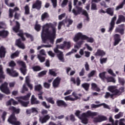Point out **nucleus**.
Returning <instances> with one entry per match:
<instances>
[{
	"instance_id": "obj_59",
	"label": "nucleus",
	"mask_w": 125,
	"mask_h": 125,
	"mask_svg": "<svg viewBox=\"0 0 125 125\" xmlns=\"http://www.w3.org/2000/svg\"><path fill=\"white\" fill-rule=\"evenodd\" d=\"M42 105L44 107H45L46 109H49V108H50V105H47V104H46V102H42Z\"/></svg>"
},
{
	"instance_id": "obj_60",
	"label": "nucleus",
	"mask_w": 125,
	"mask_h": 125,
	"mask_svg": "<svg viewBox=\"0 0 125 125\" xmlns=\"http://www.w3.org/2000/svg\"><path fill=\"white\" fill-rule=\"evenodd\" d=\"M42 47H51V45H42L41 46H39L37 48L38 50H40Z\"/></svg>"
},
{
	"instance_id": "obj_3",
	"label": "nucleus",
	"mask_w": 125,
	"mask_h": 125,
	"mask_svg": "<svg viewBox=\"0 0 125 125\" xmlns=\"http://www.w3.org/2000/svg\"><path fill=\"white\" fill-rule=\"evenodd\" d=\"M8 110L12 112V114L8 119V123L13 125H21V122L17 121V118L15 116V114H20V108H16V107L14 106H11L8 108Z\"/></svg>"
},
{
	"instance_id": "obj_33",
	"label": "nucleus",
	"mask_w": 125,
	"mask_h": 125,
	"mask_svg": "<svg viewBox=\"0 0 125 125\" xmlns=\"http://www.w3.org/2000/svg\"><path fill=\"white\" fill-rule=\"evenodd\" d=\"M49 17V15L47 12H44L41 16V20L42 21H44L45 19H47Z\"/></svg>"
},
{
	"instance_id": "obj_35",
	"label": "nucleus",
	"mask_w": 125,
	"mask_h": 125,
	"mask_svg": "<svg viewBox=\"0 0 125 125\" xmlns=\"http://www.w3.org/2000/svg\"><path fill=\"white\" fill-rule=\"evenodd\" d=\"M18 102L23 106V107H28V104L29 102H24L21 100H18Z\"/></svg>"
},
{
	"instance_id": "obj_53",
	"label": "nucleus",
	"mask_w": 125,
	"mask_h": 125,
	"mask_svg": "<svg viewBox=\"0 0 125 125\" xmlns=\"http://www.w3.org/2000/svg\"><path fill=\"white\" fill-rule=\"evenodd\" d=\"M29 89H28L27 87H26V84H24L22 86V88L21 89V93H25V91H28Z\"/></svg>"
},
{
	"instance_id": "obj_61",
	"label": "nucleus",
	"mask_w": 125,
	"mask_h": 125,
	"mask_svg": "<svg viewBox=\"0 0 125 125\" xmlns=\"http://www.w3.org/2000/svg\"><path fill=\"white\" fill-rule=\"evenodd\" d=\"M72 95L74 96V97H75V98H73V99H74V101H76V100H78V99H81V98L79 97L78 95H77V94L75 92L72 93Z\"/></svg>"
},
{
	"instance_id": "obj_58",
	"label": "nucleus",
	"mask_w": 125,
	"mask_h": 125,
	"mask_svg": "<svg viewBox=\"0 0 125 125\" xmlns=\"http://www.w3.org/2000/svg\"><path fill=\"white\" fill-rule=\"evenodd\" d=\"M100 5H101V6H103L104 8H107V7H108V6H107V4L106 3V2H105V1L104 0H103L101 2H100Z\"/></svg>"
},
{
	"instance_id": "obj_25",
	"label": "nucleus",
	"mask_w": 125,
	"mask_h": 125,
	"mask_svg": "<svg viewBox=\"0 0 125 125\" xmlns=\"http://www.w3.org/2000/svg\"><path fill=\"white\" fill-rule=\"evenodd\" d=\"M12 103L13 105H17L18 104V102L14 100L13 99H11L8 100L6 103L7 106H10L11 104Z\"/></svg>"
},
{
	"instance_id": "obj_51",
	"label": "nucleus",
	"mask_w": 125,
	"mask_h": 125,
	"mask_svg": "<svg viewBox=\"0 0 125 125\" xmlns=\"http://www.w3.org/2000/svg\"><path fill=\"white\" fill-rule=\"evenodd\" d=\"M63 43L65 44V46H66L67 49H70L71 48V42L64 41Z\"/></svg>"
},
{
	"instance_id": "obj_8",
	"label": "nucleus",
	"mask_w": 125,
	"mask_h": 125,
	"mask_svg": "<svg viewBox=\"0 0 125 125\" xmlns=\"http://www.w3.org/2000/svg\"><path fill=\"white\" fill-rule=\"evenodd\" d=\"M113 45L116 46L118 45L121 42H122V39L121 38V35L118 34H115L113 35Z\"/></svg>"
},
{
	"instance_id": "obj_21",
	"label": "nucleus",
	"mask_w": 125,
	"mask_h": 125,
	"mask_svg": "<svg viewBox=\"0 0 125 125\" xmlns=\"http://www.w3.org/2000/svg\"><path fill=\"white\" fill-rule=\"evenodd\" d=\"M40 101L37 100V98L35 97V95H32L31 99V105H35L40 104Z\"/></svg>"
},
{
	"instance_id": "obj_31",
	"label": "nucleus",
	"mask_w": 125,
	"mask_h": 125,
	"mask_svg": "<svg viewBox=\"0 0 125 125\" xmlns=\"http://www.w3.org/2000/svg\"><path fill=\"white\" fill-rule=\"evenodd\" d=\"M106 72L105 71H104L102 73H100L99 74V78H100V79H101L102 81H105V80H106L107 77H106Z\"/></svg>"
},
{
	"instance_id": "obj_18",
	"label": "nucleus",
	"mask_w": 125,
	"mask_h": 125,
	"mask_svg": "<svg viewBox=\"0 0 125 125\" xmlns=\"http://www.w3.org/2000/svg\"><path fill=\"white\" fill-rule=\"evenodd\" d=\"M5 54H6V49L4 46H1L0 47V58H4Z\"/></svg>"
},
{
	"instance_id": "obj_46",
	"label": "nucleus",
	"mask_w": 125,
	"mask_h": 125,
	"mask_svg": "<svg viewBox=\"0 0 125 125\" xmlns=\"http://www.w3.org/2000/svg\"><path fill=\"white\" fill-rule=\"evenodd\" d=\"M49 74L50 76H53V77H56L57 76V74L53 70V69H49Z\"/></svg>"
},
{
	"instance_id": "obj_9",
	"label": "nucleus",
	"mask_w": 125,
	"mask_h": 125,
	"mask_svg": "<svg viewBox=\"0 0 125 125\" xmlns=\"http://www.w3.org/2000/svg\"><path fill=\"white\" fill-rule=\"evenodd\" d=\"M6 73L11 77H15L19 76V74L16 72V70H14V69L13 68H12L11 69H10V68H7Z\"/></svg>"
},
{
	"instance_id": "obj_39",
	"label": "nucleus",
	"mask_w": 125,
	"mask_h": 125,
	"mask_svg": "<svg viewBox=\"0 0 125 125\" xmlns=\"http://www.w3.org/2000/svg\"><path fill=\"white\" fill-rule=\"evenodd\" d=\"M125 4V0H123L118 6H117L116 8V10H119V9H121L124 7V5Z\"/></svg>"
},
{
	"instance_id": "obj_26",
	"label": "nucleus",
	"mask_w": 125,
	"mask_h": 125,
	"mask_svg": "<svg viewBox=\"0 0 125 125\" xmlns=\"http://www.w3.org/2000/svg\"><path fill=\"white\" fill-rule=\"evenodd\" d=\"M9 35V32L7 31L2 30L0 31V37H2L4 39L7 38Z\"/></svg>"
},
{
	"instance_id": "obj_5",
	"label": "nucleus",
	"mask_w": 125,
	"mask_h": 125,
	"mask_svg": "<svg viewBox=\"0 0 125 125\" xmlns=\"http://www.w3.org/2000/svg\"><path fill=\"white\" fill-rule=\"evenodd\" d=\"M96 115H97L96 112H92L89 110L86 113H82L80 119L81 120L82 124L86 125V124L88 123V119H87V118H89V117H93L94 116H96Z\"/></svg>"
},
{
	"instance_id": "obj_54",
	"label": "nucleus",
	"mask_w": 125,
	"mask_h": 125,
	"mask_svg": "<svg viewBox=\"0 0 125 125\" xmlns=\"http://www.w3.org/2000/svg\"><path fill=\"white\" fill-rule=\"evenodd\" d=\"M9 67H11V68H14L16 66V63L14 61H11L9 62Z\"/></svg>"
},
{
	"instance_id": "obj_55",
	"label": "nucleus",
	"mask_w": 125,
	"mask_h": 125,
	"mask_svg": "<svg viewBox=\"0 0 125 125\" xmlns=\"http://www.w3.org/2000/svg\"><path fill=\"white\" fill-rule=\"evenodd\" d=\"M13 13H14V11L13 9L10 8L9 9V18H12L13 17Z\"/></svg>"
},
{
	"instance_id": "obj_7",
	"label": "nucleus",
	"mask_w": 125,
	"mask_h": 125,
	"mask_svg": "<svg viewBox=\"0 0 125 125\" xmlns=\"http://www.w3.org/2000/svg\"><path fill=\"white\" fill-rule=\"evenodd\" d=\"M0 89L2 92L7 95L10 93V90H9V88H8V83L6 82H4L1 84L0 86Z\"/></svg>"
},
{
	"instance_id": "obj_11",
	"label": "nucleus",
	"mask_w": 125,
	"mask_h": 125,
	"mask_svg": "<svg viewBox=\"0 0 125 125\" xmlns=\"http://www.w3.org/2000/svg\"><path fill=\"white\" fill-rule=\"evenodd\" d=\"M18 63L21 66V67H22V68H21L20 70L22 74H23V75L25 76V75H26V63H25V62L21 61H18Z\"/></svg>"
},
{
	"instance_id": "obj_30",
	"label": "nucleus",
	"mask_w": 125,
	"mask_h": 125,
	"mask_svg": "<svg viewBox=\"0 0 125 125\" xmlns=\"http://www.w3.org/2000/svg\"><path fill=\"white\" fill-rule=\"evenodd\" d=\"M42 86L41 84L36 85L34 86V90L35 91H38V92H42Z\"/></svg>"
},
{
	"instance_id": "obj_10",
	"label": "nucleus",
	"mask_w": 125,
	"mask_h": 125,
	"mask_svg": "<svg viewBox=\"0 0 125 125\" xmlns=\"http://www.w3.org/2000/svg\"><path fill=\"white\" fill-rule=\"evenodd\" d=\"M116 20H117V16H115L111 19L108 32L111 33L112 32L113 30H114V28H115V22H116Z\"/></svg>"
},
{
	"instance_id": "obj_23",
	"label": "nucleus",
	"mask_w": 125,
	"mask_h": 125,
	"mask_svg": "<svg viewBox=\"0 0 125 125\" xmlns=\"http://www.w3.org/2000/svg\"><path fill=\"white\" fill-rule=\"evenodd\" d=\"M30 77L29 76H26L25 77V83L27 84V86L30 88V90H32V89H33V85L30 83Z\"/></svg>"
},
{
	"instance_id": "obj_13",
	"label": "nucleus",
	"mask_w": 125,
	"mask_h": 125,
	"mask_svg": "<svg viewBox=\"0 0 125 125\" xmlns=\"http://www.w3.org/2000/svg\"><path fill=\"white\" fill-rule=\"evenodd\" d=\"M32 8L40 10L42 8V1L37 0L35 3L32 5Z\"/></svg>"
},
{
	"instance_id": "obj_16",
	"label": "nucleus",
	"mask_w": 125,
	"mask_h": 125,
	"mask_svg": "<svg viewBox=\"0 0 125 125\" xmlns=\"http://www.w3.org/2000/svg\"><path fill=\"white\" fill-rule=\"evenodd\" d=\"M70 82H72V83L74 84H77V86H80L81 85V79H80V77H78L76 78V79L74 77H71L70 78Z\"/></svg>"
},
{
	"instance_id": "obj_50",
	"label": "nucleus",
	"mask_w": 125,
	"mask_h": 125,
	"mask_svg": "<svg viewBox=\"0 0 125 125\" xmlns=\"http://www.w3.org/2000/svg\"><path fill=\"white\" fill-rule=\"evenodd\" d=\"M38 58L41 63L45 61V57L42 56L41 55H38Z\"/></svg>"
},
{
	"instance_id": "obj_2",
	"label": "nucleus",
	"mask_w": 125,
	"mask_h": 125,
	"mask_svg": "<svg viewBox=\"0 0 125 125\" xmlns=\"http://www.w3.org/2000/svg\"><path fill=\"white\" fill-rule=\"evenodd\" d=\"M108 90L112 94H111L109 92H106L104 96L105 98L107 99L110 97L112 99H114V96H120V95H122L125 92V87L122 86L119 89H117V86H109L108 87Z\"/></svg>"
},
{
	"instance_id": "obj_14",
	"label": "nucleus",
	"mask_w": 125,
	"mask_h": 125,
	"mask_svg": "<svg viewBox=\"0 0 125 125\" xmlns=\"http://www.w3.org/2000/svg\"><path fill=\"white\" fill-rule=\"evenodd\" d=\"M84 35H83L82 33H77L73 38V41L75 42H78L79 40H83V37Z\"/></svg>"
},
{
	"instance_id": "obj_45",
	"label": "nucleus",
	"mask_w": 125,
	"mask_h": 125,
	"mask_svg": "<svg viewBox=\"0 0 125 125\" xmlns=\"http://www.w3.org/2000/svg\"><path fill=\"white\" fill-rule=\"evenodd\" d=\"M83 43V41H81L76 43V45L75 46V48H80Z\"/></svg>"
},
{
	"instance_id": "obj_20",
	"label": "nucleus",
	"mask_w": 125,
	"mask_h": 125,
	"mask_svg": "<svg viewBox=\"0 0 125 125\" xmlns=\"http://www.w3.org/2000/svg\"><path fill=\"white\" fill-rule=\"evenodd\" d=\"M125 22V17L123 15H120L118 16V19L116 22V24L117 25H119V24H121V23Z\"/></svg>"
},
{
	"instance_id": "obj_47",
	"label": "nucleus",
	"mask_w": 125,
	"mask_h": 125,
	"mask_svg": "<svg viewBox=\"0 0 125 125\" xmlns=\"http://www.w3.org/2000/svg\"><path fill=\"white\" fill-rule=\"evenodd\" d=\"M32 69L34 72H38L39 71H41V70H42V68L39 65L33 66Z\"/></svg>"
},
{
	"instance_id": "obj_40",
	"label": "nucleus",
	"mask_w": 125,
	"mask_h": 125,
	"mask_svg": "<svg viewBox=\"0 0 125 125\" xmlns=\"http://www.w3.org/2000/svg\"><path fill=\"white\" fill-rule=\"evenodd\" d=\"M46 101L48 102V103H50V104H55V101L53 100V98L52 97H49L45 98Z\"/></svg>"
},
{
	"instance_id": "obj_29",
	"label": "nucleus",
	"mask_w": 125,
	"mask_h": 125,
	"mask_svg": "<svg viewBox=\"0 0 125 125\" xmlns=\"http://www.w3.org/2000/svg\"><path fill=\"white\" fill-rule=\"evenodd\" d=\"M115 32V33H119L122 36L125 34V29H124V28H121L120 27H116Z\"/></svg>"
},
{
	"instance_id": "obj_57",
	"label": "nucleus",
	"mask_w": 125,
	"mask_h": 125,
	"mask_svg": "<svg viewBox=\"0 0 125 125\" xmlns=\"http://www.w3.org/2000/svg\"><path fill=\"white\" fill-rule=\"evenodd\" d=\"M96 73V70H92L88 74V78H91L95 75Z\"/></svg>"
},
{
	"instance_id": "obj_36",
	"label": "nucleus",
	"mask_w": 125,
	"mask_h": 125,
	"mask_svg": "<svg viewBox=\"0 0 125 125\" xmlns=\"http://www.w3.org/2000/svg\"><path fill=\"white\" fill-rule=\"evenodd\" d=\"M30 96H31V94L30 93H28L26 95L24 96H21L20 97V99H22V100H29V99H30Z\"/></svg>"
},
{
	"instance_id": "obj_12",
	"label": "nucleus",
	"mask_w": 125,
	"mask_h": 125,
	"mask_svg": "<svg viewBox=\"0 0 125 125\" xmlns=\"http://www.w3.org/2000/svg\"><path fill=\"white\" fill-rule=\"evenodd\" d=\"M56 104L58 107H62L63 108H67V106H68L67 103L62 100H57Z\"/></svg>"
},
{
	"instance_id": "obj_4",
	"label": "nucleus",
	"mask_w": 125,
	"mask_h": 125,
	"mask_svg": "<svg viewBox=\"0 0 125 125\" xmlns=\"http://www.w3.org/2000/svg\"><path fill=\"white\" fill-rule=\"evenodd\" d=\"M66 47V45L65 43L63 44H61L60 45H57L56 47L54 49V52L55 53L57 54V57H58L59 60L61 61V62H65V59H64V54L63 52L59 50L58 49H64Z\"/></svg>"
},
{
	"instance_id": "obj_37",
	"label": "nucleus",
	"mask_w": 125,
	"mask_h": 125,
	"mask_svg": "<svg viewBox=\"0 0 125 125\" xmlns=\"http://www.w3.org/2000/svg\"><path fill=\"white\" fill-rule=\"evenodd\" d=\"M24 35L25 34L24 33H23L22 31H20V33L18 34V36H19V37H20V38H21L23 42H24V41H26V38H25V37H24Z\"/></svg>"
},
{
	"instance_id": "obj_41",
	"label": "nucleus",
	"mask_w": 125,
	"mask_h": 125,
	"mask_svg": "<svg viewBox=\"0 0 125 125\" xmlns=\"http://www.w3.org/2000/svg\"><path fill=\"white\" fill-rule=\"evenodd\" d=\"M118 82L122 86H125V79L118 77Z\"/></svg>"
},
{
	"instance_id": "obj_34",
	"label": "nucleus",
	"mask_w": 125,
	"mask_h": 125,
	"mask_svg": "<svg viewBox=\"0 0 125 125\" xmlns=\"http://www.w3.org/2000/svg\"><path fill=\"white\" fill-rule=\"evenodd\" d=\"M105 80H106L107 83H116V80H115V78L111 76L106 77Z\"/></svg>"
},
{
	"instance_id": "obj_62",
	"label": "nucleus",
	"mask_w": 125,
	"mask_h": 125,
	"mask_svg": "<svg viewBox=\"0 0 125 125\" xmlns=\"http://www.w3.org/2000/svg\"><path fill=\"white\" fill-rule=\"evenodd\" d=\"M67 22H68V24L66 25V27H67V28H69V27H70V25H72V24H73V20H71L70 19H68L67 20Z\"/></svg>"
},
{
	"instance_id": "obj_22",
	"label": "nucleus",
	"mask_w": 125,
	"mask_h": 125,
	"mask_svg": "<svg viewBox=\"0 0 125 125\" xmlns=\"http://www.w3.org/2000/svg\"><path fill=\"white\" fill-rule=\"evenodd\" d=\"M105 55L106 53L101 49H98L95 54L96 56H101L102 58Z\"/></svg>"
},
{
	"instance_id": "obj_52",
	"label": "nucleus",
	"mask_w": 125,
	"mask_h": 125,
	"mask_svg": "<svg viewBox=\"0 0 125 125\" xmlns=\"http://www.w3.org/2000/svg\"><path fill=\"white\" fill-rule=\"evenodd\" d=\"M41 28H42V26L38 23L35 24V30L37 32H40L41 31Z\"/></svg>"
},
{
	"instance_id": "obj_64",
	"label": "nucleus",
	"mask_w": 125,
	"mask_h": 125,
	"mask_svg": "<svg viewBox=\"0 0 125 125\" xmlns=\"http://www.w3.org/2000/svg\"><path fill=\"white\" fill-rule=\"evenodd\" d=\"M100 120L101 123V122H103L104 121H107V120H108V119L105 116H100Z\"/></svg>"
},
{
	"instance_id": "obj_49",
	"label": "nucleus",
	"mask_w": 125,
	"mask_h": 125,
	"mask_svg": "<svg viewBox=\"0 0 125 125\" xmlns=\"http://www.w3.org/2000/svg\"><path fill=\"white\" fill-rule=\"evenodd\" d=\"M19 51H16L15 53L11 54V58L13 59L15 57H18L19 56Z\"/></svg>"
},
{
	"instance_id": "obj_63",
	"label": "nucleus",
	"mask_w": 125,
	"mask_h": 125,
	"mask_svg": "<svg viewBox=\"0 0 125 125\" xmlns=\"http://www.w3.org/2000/svg\"><path fill=\"white\" fill-rule=\"evenodd\" d=\"M64 100L66 101H74V99L71 97L70 96H68L64 97Z\"/></svg>"
},
{
	"instance_id": "obj_6",
	"label": "nucleus",
	"mask_w": 125,
	"mask_h": 125,
	"mask_svg": "<svg viewBox=\"0 0 125 125\" xmlns=\"http://www.w3.org/2000/svg\"><path fill=\"white\" fill-rule=\"evenodd\" d=\"M72 13H73L75 16H78V15H80L81 13H82L83 15H84L85 17L88 16V13L86 10L83 9V7L78 6H76L72 9Z\"/></svg>"
},
{
	"instance_id": "obj_44",
	"label": "nucleus",
	"mask_w": 125,
	"mask_h": 125,
	"mask_svg": "<svg viewBox=\"0 0 125 125\" xmlns=\"http://www.w3.org/2000/svg\"><path fill=\"white\" fill-rule=\"evenodd\" d=\"M108 60V59L107 58H103L102 57L100 59V63L103 65V64H105V63H107V61Z\"/></svg>"
},
{
	"instance_id": "obj_42",
	"label": "nucleus",
	"mask_w": 125,
	"mask_h": 125,
	"mask_svg": "<svg viewBox=\"0 0 125 125\" xmlns=\"http://www.w3.org/2000/svg\"><path fill=\"white\" fill-rule=\"evenodd\" d=\"M3 70H2V66L0 65V79H5V76L3 75Z\"/></svg>"
},
{
	"instance_id": "obj_38",
	"label": "nucleus",
	"mask_w": 125,
	"mask_h": 125,
	"mask_svg": "<svg viewBox=\"0 0 125 125\" xmlns=\"http://www.w3.org/2000/svg\"><path fill=\"white\" fill-rule=\"evenodd\" d=\"M106 12L107 14L110 15V16H113V15H114V11L111 8H108L106 9Z\"/></svg>"
},
{
	"instance_id": "obj_17",
	"label": "nucleus",
	"mask_w": 125,
	"mask_h": 125,
	"mask_svg": "<svg viewBox=\"0 0 125 125\" xmlns=\"http://www.w3.org/2000/svg\"><path fill=\"white\" fill-rule=\"evenodd\" d=\"M50 119V116L49 115H46L43 117H40L39 121L41 124H45Z\"/></svg>"
},
{
	"instance_id": "obj_24",
	"label": "nucleus",
	"mask_w": 125,
	"mask_h": 125,
	"mask_svg": "<svg viewBox=\"0 0 125 125\" xmlns=\"http://www.w3.org/2000/svg\"><path fill=\"white\" fill-rule=\"evenodd\" d=\"M81 86L84 89V90H85V91H88V90H89L90 84L87 83H83L82 84Z\"/></svg>"
},
{
	"instance_id": "obj_1",
	"label": "nucleus",
	"mask_w": 125,
	"mask_h": 125,
	"mask_svg": "<svg viewBox=\"0 0 125 125\" xmlns=\"http://www.w3.org/2000/svg\"><path fill=\"white\" fill-rule=\"evenodd\" d=\"M56 36V28L53 23H46L42 27L41 38L43 43H46V41L50 40V42L52 44L54 43V39Z\"/></svg>"
},
{
	"instance_id": "obj_56",
	"label": "nucleus",
	"mask_w": 125,
	"mask_h": 125,
	"mask_svg": "<svg viewBox=\"0 0 125 125\" xmlns=\"http://www.w3.org/2000/svg\"><path fill=\"white\" fill-rule=\"evenodd\" d=\"M91 10H97V5L95 3H93L91 6Z\"/></svg>"
},
{
	"instance_id": "obj_32",
	"label": "nucleus",
	"mask_w": 125,
	"mask_h": 125,
	"mask_svg": "<svg viewBox=\"0 0 125 125\" xmlns=\"http://www.w3.org/2000/svg\"><path fill=\"white\" fill-rule=\"evenodd\" d=\"M91 89L96 90V91H100V88L98 87V86L95 83H91Z\"/></svg>"
},
{
	"instance_id": "obj_27",
	"label": "nucleus",
	"mask_w": 125,
	"mask_h": 125,
	"mask_svg": "<svg viewBox=\"0 0 125 125\" xmlns=\"http://www.w3.org/2000/svg\"><path fill=\"white\" fill-rule=\"evenodd\" d=\"M16 25L13 27V30L15 33H18L19 30H20V23H19V22L16 21Z\"/></svg>"
},
{
	"instance_id": "obj_43",
	"label": "nucleus",
	"mask_w": 125,
	"mask_h": 125,
	"mask_svg": "<svg viewBox=\"0 0 125 125\" xmlns=\"http://www.w3.org/2000/svg\"><path fill=\"white\" fill-rule=\"evenodd\" d=\"M24 10L25 14H26V15H29V14H30V7H29V5H26L24 7Z\"/></svg>"
},
{
	"instance_id": "obj_48",
	"label": "nucleus",
	"mask_w": 125,
	"mask_h": 125,
	"mask_svg": "<svg viewBox=\"0 0 125 125\" xmlns=\"http://www.w3.org/2000/svg\"><path fill=\"white\" fill-rule=\"evenodd\" d=\"M24 35L25 37H26L28 39H30L31 42H33V41H34V37H33V35L28 33H25Z\"/></svg>"
},
{
	"instance_id": "obj_19",
	"label": "nucleus",
	"mask_w": 125,
	"mask_h": 125,
	"mask_svg": "<svg viewBox=\"0 0 125 125\" xmlns=\"http://www.w3.org/2000/svg\"><path fill=\"white\" fill-rule=\"evenodd\" d=\"M61 81V79L59 77L56 78L53 82V87L56 88L59 86L60 84V82Z\"/></svg>"
},
{
	"instance_id": "obj_15",
	"label": "nucleus",
	"mask_w": 125,
	"mask_h": 125,
	"mask_svg": "<svg viewBox=\"0 0 125 125\" xmlns=\"http://www.w3.org/2000/svg\"><path fill=\"white\" fill-rule=\"evenodd\" d=\"M16 45L21 49H25V44L22 42L21 39H17L16 41Z\"/></svg>"
},
{
	"instance_id": "obj_28",
	"label": "nucleus",
	"mask_w": 125,
	"mask_h": 125,
	"mask_svg": "<svg viewBox=\"0 0 125 125\" xmlns=\"http://www.w3.org/2000/svg\"><path fill=\"white\" fill-rule=\"evenodd\" d=\"M86 41L87 42H90L92 43L94 42V39L93 38H89L86 35H84L83 41Z\"/></svg>"
}]
</instances>
